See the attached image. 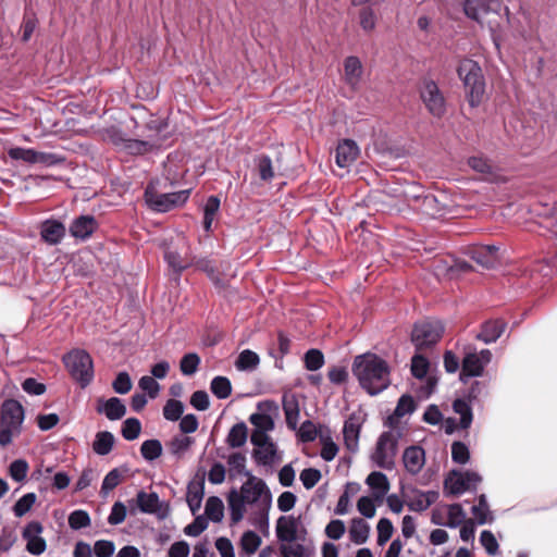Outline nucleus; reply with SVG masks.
Listing matches in <instances>:
<instances>
[{
  "mask_svg": "<svg viewBox=\"0 0 557 557\" xmlns=\"http://www.w3.org/2000/svg\"><path fill=\"white\" fill-rule=\"evenodd\" d=\"M421 98L431 114L435 116L444 114L445 100L437 85L433 81H428L423 84Z\"/></svg>",
  "mask_w": 557,
  "mask_h": 557,
  "instance_id": "obj_15",
  "label": "nucleus"
},
{
  "mask_svg": "<svg viewBox=\"0 0 557 557\" xmlns=\"http://www.w3.org/2000/svg\"><path fill=\"white\" fill-rule=\"evenodd\" d=\"M97 411L106 414L109 420H120L126 413V407L117 397H111L107 400L99 399Z\"/></svg>",
  "mask_w": 557,
  "mask_h": 557,
  "instance_id": "obj_19",
  "label": "nucleus"
},
{
  "mask_svg": "<svg viewBox=\"0 0 557 557\" xmlns=\"http://www.w3.org/2000/svg\"><path fill=\"white\" fill-rule=\"evenodd\" d=\"M429 370V361L421 355H414L411 360V372L414 377L423 379Z\"/></svg>",
  "mask_w": 557,
  "mask_h": 557,
  "instance_id": "obj_61",
  "label": "nucleus"
},
{
  "mask_svg": "<svg viewBox=\"0 0 557 557\" xmlns=\"http://www.w3.org/2000/svg\"><path fill=\"white\" fill-rule=\"evenodd\" d=\"M136 507L140 512L154 515L160 508V499L158 494L153 492H138L136 499L128 500V508L132 515L136 513Z\"/></svg>",
  "mask_w": 557,
  "mask_h": 557,
  "instance_id": "obj_16",
  "label": "nucleus"
},
{
  "mask_svg": "<svg viewBox=\"0 0 557 557\" xmlns=\"http://www.w3.org/2000/svg\"><path fill=\"white\" fill-rule=\"evenodd\" d=\"M25 419V410L22 404L15 399L3 401L0 411V445L10 444L13 437L22 432Z\"/></svg>",
  "mask_w": 557,
  "mask_h": 557,
  "instance_id": "obj_4",
  "label": "nucleus"
},
{
  "mask_svg": "<svg viewBox=\"0 0 557 557\" xmlns=\"http://www.w3.org/2000/svg\"><path fill=\"white\" fill-rule=\"evenodd\" d=\"M28 463L24 459H16L10 465V475L15 482H22L26 479Z\"/></svg>",
  "mask_w": 557,
  "mask_h": 557,
  "instance_id": "obj_55",
  "label": "nucleus"
},
{
  "mask_svg": "<svg viewBox=\"0 0 557 557\" xmlns=\"http://www.w3.org/2000/svg\"><path fill=\"white\" fill-rule=\"evenodd\" d=\"M184 405L176 399H169L163 407V417L169 421H177L182 418Z\"/></svg>",
  "mask_w": 557,
  "mask_h": 557,
  "instance_id": "obj_44",
  "label": "nucleus"
},
{
  "mask_svg": "<svg viewBox=\"0 0 557 557\" xmlns=\"http://www.w3.org/2000/svg\"><path fill=\"white\" fill-rule=\"evenodd\" d=\"M259 362L260 358L255 351L245 349L238 355L235 367L239 371H252L258 367Z\"/></svg>",
  "mask_w": 557,
  "mask_h": 557,
  "instance_id": "obj_34",
  "label": "nucleus"
},
{
  "mask_svg": "<svg viewBox=\"0 0 557 557\" xmlns=\"http://www.w3.org/2000/svg\"><path fill=\"white\" fill-rule=\"evenodd\" d=\"M44 527L38 521L27 523L22 532L26 541V550L32 555H41L47 549L46 540L41 536Z\"/></svg>",
  "mask_w": 557,
  "mask_h": 557,
  "instance_id": "obj_13",
  "label": "nucleus"
},
{
  "mask_svg": "<svg viewBox=\"0 0 557 557\" xmlns=\"http://www.w3.org/2000/svg\"><path fill=\"white\" fill-rule=\"evenodd\" d=\"M403 462L410 474H417L425 463V453L419 446H410L404 451Z\"/></svg>",
  "mask_w": 557,
  "mask_h": 557,
  "instance_id": "obj_18",
  "label": "nucleus"
},
{
  "mask_svg": "<svg viewBox=\"0 0 557 557\" xmlns=\"http://www.w3.org/2000/svg\"><path fill=\"white\" fill-rule=\"evenodd\" d=\"M502 5V0H466L463 11L469 18L483 23L490 13L498 14Z\"/></svg>",
  "mask_w": 557,
  "mask_h": 557,
  "instance_id": "obj_12",
  "label": "nucleus"
},
{
  "mask_svg": "<svg viewBox=\"0 0 557 557\" xmlns=\"http://www.w3.org/2000/svg\"><path fill=\"white\" fill-rule=\"evenodd\" d=\"M354 374L370 395H376L389 385V369L385 360L374 354L357 356Z\"/></svg>",
  "mask_w": 557,
  "mask_h": 557,
  "instance_id": "obj_2",
  "label": "nucleus"
},
{
  "mask_svg": "<svg viewBox=\"0 0 557 557\" xmlns=\"http://www.w3.org/2000/svg\"><path fill=\"white\" fill-rule=\"evenodd\" d=\"M250 441L256 447L253 456L258 463L263 466L274 463L276 458V446L268 434H263L262 432H252Z\"/></svg>",
  "mask_w": 557,
  "mask_h": 557,
  "instance_id": "obj_11",
  "label": "nucleus"
},
{
  "mask_svg": "<svg viewBox=\"0 0 557 557\" xmlns=\"http://www.w3.org/2000/svg\"><path fill=\"white\" fill-rule=\"evenodd\" d=\"M366 483L372 490L373 498L379 503L383 500V498L389 491V482L387 480V476L379 471L371 472L368 475Z\"/></svg>",
  "mask_w": 557,
  "mask_h": 557,
  "instance_id": "obj_22",
  "label": "nucleus"
},
{
  "mask_svg": "<svg viewBox=\"0 0 557 557\" xmlns=\"http://www.w3.org/2000/svg\"><path fill=\"white\" fill-rule=\"evenodd\" d=\"M453 407L455 412L460 416V426L462 429L469 428L472 422V412L467 401L462 399H456L453 404Z\"/></svg>",
  "mask_w": 557,
  "mask_h": 557,
  "instance_id": "obj_45",
  "label": "nucleus"
},
{
  "mask_svg": "<svg viewBox=\"0 0 557 557\" xmlns=\"http://www.w3.org/2000/svg\"><path fill=\"white\" fill-rule=\"evenodd\" d=\"M247 441V426L244 422L232 426L227 435V444L233 447H242Z\"/></svg>",
  "mask_w": 557,
  "mask_h": 557,
  "instance_id": "obj_37",
  "label": "nucleus"
},
{
  "mask_svg": "<svg viewBox=\"0 0 557 557\" xmlns=\"http://www.w3.org/2000/svg\"><path fill=\"white\" fill-rule=\"evenodd\" d=\"M203 485L201 483H190L187 487L186 500L190 511L195 515L201 507L203 498Z\"/></svg>",
  "mask_w": 557,
  "mask_h": 557,
  "instance_id": "obj_33",
  "label": "nucleus"
},
{
  "mask_svg": "<svg viewBox=\"0 0 557 557\" xmlns=\"http://www.w3.org/2000/svg\"><path fill=\"white\" fill-rule=\"evenodd\" d=\"M164 259L168 262L169 267L177 273H181L183 270L187 269L191 264V261L182 258L180 253L172 250L165 251Z\"/></svg>",
  "mask_w": 557,
  "mask_h": 557,
  "instance_id": "obj_46",
  "label": "nucleus"
},
{
  "mask_svg": "<svg viewBox=\"0 0 557 557\" xmlns=\"http://www.w3.org/2000/svg\"><path fill=\"white\" fill-rule=\"evenodd\" d=\"M324 364L323 354L318 349H310L305 355V366L309 371H317Z\"/></svg>",
  "mask_w": 557,
  "mask_h": 557,
  "instance_id": "obj_54",
  "label": "nucleus"
},
{
  "mask_svg": "<svg viewBox=\"0 0 557 557\" xmlns=\"http://www.w3.org/2000/svg\"><path fill=\"white\" fill-rule=\"evenodd\" d=\"M227 463L230 467V471L235 474H245L247 479L249 478L250 472L246 471V457L242 453H233L227 458Z\"/></svg>",
  "mask_w": 557,
  "mask_h": 557,
  "instance_id": "obj_47",
  "label": "nucleus"
},
{
  "mask_svg": "<svg viewBox=\"0 0 557 557\" xmlns=\"http://www.w3.org/2000/svg\"><path fill=\"white\" fill-rule=\"evenodd\" d=\"M321 479V472L314 468H307L300 472V481L302 485L310 490L318 484Z\"/></svg>",
  "mask_w": 557,
  "mask_h": 557,
  "instance_id": "obj_62",
  "label": "nucleus"
},
{
  "mask_svg": "<svg viewBox=\"0 0 557 557\" xmlns=\"http://www.w3.org/2000/svg\"><path fill=\"white\" fill-rule=\"evenodd\" d=\"M112 387L117 394H127L132 389V380L127 372H120L112 383Z\"/></svg>",
  "mask_w": 557,
  "mask_h": 557,
  "instance_id": "obj_63",
  "label": "nucleus"
},
{
  "mask_svg": "<svg viewBox=\"0 0 557 557\" xmlns=\"http://www.w3.org/2000/svg\"><path fill=\"white\" fill-rule=\"evenodd\" d=\"M127 513V507L122 502H115L111 508V512L108 517V522L111 525L121 524Z\"/></svg>",
  "mask_w": 557,
  "mask_h": 557,
  "instance_id": "obj_60",
  "label": "nucleus"
},
{
  "mask_svg": "<svg viewBox=\"0 0 557 557\" xmlns=\"http://www.w3.org/2000/svg\"><path fill=\"white\" fill-rule=\"evenodd\" d=\"M227 503L232 523H238L245 515H249L253 523H261L268 520L272 495L262 479L249 474L239 490L228 493Z\"/></svg>",
  "mask_w": 557,
  "mask_h": 557,
  "instance_id": "obj_1",
  "label": "nucleus"
},
{
  "mask_svg": "<svg viewBox=\"0 0 557 557\" xmlns=\"http://www.w3.org/2000/svg\"><path fill=\"white\" fill-rule=\"evenodd\" d=\"M472 513L479 524H484L491 520V511L485 495L479 496L478 504L472 507Z\"/></svg>",
  "mask_w": 557,
  "mask_h": 557,
  "instance_id": "obj_43",
  "label": "nucleus"
},
{
  "mask_svg": "<svg viewBox=\"0 0 557 557\" xmlns=\"http://www.w3.org/2000/svg\"><path fill=\"white\" fill-rule=\"evenodd\" d=\"M69 524L74 530H79L90 525V517L84 510H74L69 516Z\"/></svg>",
  "mask_w": 557,
  "mask_h": 557,
  "instance_id": "obj_56",
  "label": "nucleus"
},
{
  "mask_svg": "<svg viewBox=\"0 0 557 557\" xmlns=\"http://www.w3.org/2000/svg\"><path fill=\"white\" fill-rule=\"evenodd\" d=\"M115 550V545L112 541L99 540L95 542L94 553L96 557H112Z\"/></svg>",
  "mask_w": 557,
  "mask_h": 557,
  "instance_id": "obj_64",
  "label": "nucleus"
},
{
  "mask_svg": "<svg viewBox=\"0 0 557 557\" xmlns=\"http://www.w3.org/2000/svg\"><path fill=\"white\" fill-rule=\"evenodd\" d=\"M239 545L247 556H251L261 545V537L253 531H246L242 535Z\"/></svg>",
  "mask_w": 557,
  "mask_h": 557,
  "instance_id": "obj_39",
  "label": "nucleus"
},
{
  "mask_svg": "<svg viewBox=\"0 0 557 557\" xmlns=\"http://www.w3.org/2000/svg\"><path fill=\"white\" fill-rule=\"evenodd\" d=\"M377 544L380 546L384 545L393 534V524L387 518H382L379 520L377 525Z\"/></svg>",
  "mask_w": 557,
  "mask_h": 557,
  "instance_id": "obj_57",
  "label": "nucleus"
},
{
  "mask_svg": "<svg viewBox=\"0 0 557 557\" xmlns=\"http://www.w3.org/2000/svg\"><path fill=\"white\" fill-rule=\"evenodd\" d=\"M367 414L363 410L358 409L352 411L346 419L343 428V436L345 447L350 453H356L359 448V437L363 423L366 422Z\"/></svg>",
  "mask_w": 557,
  "mask_h": 557,
  "instance_id": "obj_9",
  "label": "nucleus"
},
{
  "mask_svg": "<svg viewBox=\"0 0 557 557\" xmlns=\"http://www.w3.org/2000/svg\"><path fill=\"white\" fill-rule=\"evenodd\" d=\"M480 543L482 544V546L484 547L488 555L495 556L498 553V542L491 531H482L480 535Z\"/></svg>",
  "mask_w": 557,
  "mask_h": 557,
  "instance_id": "obj_58",
  "label": "nucleus"
},
{
  "mask_svg": "<svg viewBox=\"0 0 557 557\" xmlns=\"http://www.w3.org/2000/svg\"><path fill=\"white\" fill-rule=\"evenodd\" d=\"M481 476L473 471H451L445 480V491L453 495H460L468 490L476 487Z\"/></svg>",
  "mask_w": 557,
  "mask_h": 557,
  "instance_id": "obj_10",
  "label": "nucleus"
},
{
  "mask_svg": "<svg viewBox=\"0 0 557 557\" xmlns=\"http://www.w3.org/2000/svg\"><path fill=\"white\" fill-rule=\"evenodd\" d=\"M492 354L488 349H483L479 354L469 351L462 360L461 380L465 376H480L485 366L491 361Z\"/></svg>",
  "mask_w": 557,
  "mask_h": 557,
  "instance_id": "obj_14",
  "label": "nucleus"
},
{
  "mask_svg": "<svg viewBox=\"0 0 557 557\" xmlns=\"http://www.w3.org/2000/svg\"><path fill=\"white\" fill-rule=\"evenodd\" d=\"M457 72L463 83L469 104L478 107L485 91L484 76L480 65L473 60L465 59L460 62Z\"/></svg>",
  "mask_w": 557,
  "mask_h": 557,
  "instance_id": "obj_3",
  "label": "nucleus"
},
{
  "mask_svg": "<svg viewBox=\"0 0 557 557\" xmlns=\"http://www.w3.org/2000/svg\"><path fill=\"white\" fill-rule=\"evenodd\" d=\"M205 515L207 519L213 522L222 521L224 516L223 502L216 496L209 497L206 502Z\"/></svg>",
  "mask_w": 557,
  "mask_h": 557,
  "instance_id": "obj_35",
  "label": "nucleus"
},
{
  "mask_svg": "<svg viewBox=\"0 0 557 557\" xmlns=\"http://www.w3.org/2000/svg\"><path fill=\"white\" fill-rule=\"evenodd\" d=\"M63 362L71 376L85 388L94 379V362L84 349H73L63 357Z\"/></svg>",
  "mask_w": 557,
  "mask_h": 557,
  "instance_id": "obj_5",
  "label": "nucleus"
},
{
  "mask_svg": "<svg viewBox=\"0 0 557 557\" xmlns=\"http://www.w3.org/2000/svg\"><path fill=\"white\" fill-rule=\"evenodd\" d=\"M114 445V436L109 431L98 432L92 443L94 451L99 456L108 455Z\"/></svg>",
  "mask_w": 557,
  "mask_h": 557,
  "instance_id": "obj_31",
  "label": "nucleus"
},
{
  "mask_svg": "<svg viewBox=\"0 0 557 557\" xmlns=\"http://www.w3.org/2000/svg\"><path fill=\"white\" fill-rule=\"evenodd\" d=\"M444 332L440 321H423L413 327L411 339L417 349L430 347L438 342Z\"/></svg>",
  "mask_w": 557,
  "mask_h": 557,
  "instance_id": "obj_8",
  "label": "nucleus"
},
{
  "mask_svg": "<svg viewBox=\"0 0 557 557\" xmlns=\"http://www.w3.org/2000/svg\"><path fill=\"white\" fill-rule=\"evenodd\" d=\"M471 258L483 268H493L498 262V248L496 246H479L471 250Z\"/></svg>",
  "mask_w": 557,
  "mask_h": 557,
  "instance_id": "obj_20",
  "label": "nucleus"
},
{
  "mask_svg": "<svg viewBox=\"0 0 557 557\" xmlns=\"http://www.w3.org/2000/svg\"><path fill=\"white\" fill-rule=\"evenodd\" d=\"M199 363V356L195 352H189L182 358L180 369L184 375H193L196 373Z\"/></svg>",
  "mask_w": 557,
  "mask_h": 557,
  "instance_id": "obj_50",
  "label": "nucleus"
},
{
  "mask_svg": "<svg viewBox=\"0 0 557 557\" xmlns=\"http://www.w3.org/2000/svg\"><path fill=\"white\" fill-rule=\"evenodd\" d=\"M212 394L219 399H225L232 394V384L226 376H215L210 383Z\"/></svg>",
  "mask_w": 557,
  "mask_h": 557,
  "instance_id": "obj_36",
  "label": "nucleus"
},
{
  "mask_svg": "<svg viewBox=\"0 0 557 557\" xmlns=\"http://www.w3.org/2000/svg\"><path fill=\"white\" fill-rule=\"evenodd\" d=\"M360 149L351 139H343L336 148L335 161L339 168L350 166L358 158Z\"/></svg>",
  "mask_w": 557,
  "mask_h": 557,
  "instance_id": "obj_17",
  "label": "nucleus"
},
{
  "mask_svg": "<svg viewBox=\"0 0 557 557\" xmlns=\"http://www.w3.org/2000/svg\"><path fill=\"white\" fill-rule=\"evenodd\" d=\"M398 434L393 431L383 432L375 445V449L371 455L372 461L376 467L392 470L395 466V457L397 454Z\"/></svg>",
  "mask_w": 557,
  "mask_h": 557,
  "instance_id": "obj_6",
  "label": "nucleus"
},
{
  "mask_svg": "<svg viewBox=\"0 0 557 557\" xmlns=\"http://www.w3.org/2000/svg\"><path fill=\"white\" fill-rule=\"evenodd\" d=\"M250 423L255 426L253 432H262L267 434L268 431L273 430V419L267 413H252L249 418Z\"/></svg>",
  "mask_w": 557,
  "mask_h": 557,
  "instance_id": "obj_41",
  "label": "nucleus"
},
{
  "mask_svg": "<svg viewBox=\"0 0 557 557\" xmlns=\"http://www.w3.org/2000/svg\"><path fill=\"white\" fill-rule=\"evenodd\" d=\"M256 166L262 181H271L274 176L272 161L268 156H260L256 159Z\"/></svg>",
  "mask_w": 557,
  "mask_h": 557,
  "instance_id": "obj_52",
  "label": "nucleus"
},
{
  "mask_svg": "<svg viewBox=\"0 0 557 557\" xmlns=\"http://www.w3.org/2000/svg\"><path fill=\"white\" fill-rule=\"evenodd\" d=\"M283 410L287 426L296 430L299 423L300 410L298 399L294 394L283 396Z\"/></svg>",
  "mask_w": 557,
  "mask_h": 557,
  "instance_id": "obj_25",
  "label": "nucleus"
},
{
  "mask_svg": "<svg viewBox=\"0 0 557 557\" xmlns=\"http://www.w3.org/2000/svg\"><path fill=\"white\" fill-rule=\"evenodd\" d=\"M219 208L220 199L215 196L209 197L203 209V226L206 231H210Z\"/></svg>",
  "mask_w": 557,
  "mask_h": 557,
  "instance_id": "obj_42",
  "label": "nucleus"
},
{
  "mask_svg": "<svg viewBox=\"0 0 557 557\" xmlns=\"http://www.w3.org/2000/svg\"><path fill=\"white\" fill-rule=\"evenodd\" d=\"M162 444L159 440H147L140 446V453L145 460L153 461L162 455Z\"/></svg>",
  "mask_w": 557,
  "mask_h": 557,
  "instance_id": "obj_40",
  "label": "nucleus"
},
{
  "mask_svg": "<svg viewBox=\"0 0 557 557\" xmlns=\"http://www.w3.org/2000/svg\"><path fill=\"white\" fill-rule=\"evenodd\" d=\"M299 521L294 517H281L276 524V535L282 542H294L297 539Z\"/></svg>",
  "mask_w": 557,
  "mask_h": 557,
  "instance_id": "obj_24",
  "label": "nucleus"
},
{
  "mask_svg": "<svg viewBox=\"0 0 557 557\" xmlns=\"http://www.w3.org/2000/svg\"><path fill=\"white\" fill-rule=\"evenodd\" d=\"M438 497V493L434 491L417 492L408 502V507L413 511L426 510Z\"/></svg>",
  "mask_w": 557,
  "mask_h": 557,
  "instance_id": "obj_28",
  "label": "nucleus"
},
{
  "mask_svg": "<svg viewBox=\"0 0 557 557\" xmlns=\"http://www.w3.org/2000/svg\"><path fill=\"white\" fill-rule=\"evenodd\" d=\"M65 235V226L55 220H47L41 224L40 236L49 245L59 244Z\"/></svg>",
  "mask_w": 557,
  "mask_h": 557,
  "instance_id": "obj_21",
  "label": "nucleus"
},
{
  "mask_svg": "<svg viewBox=\"0 0 557 557\" xmlns=\"http://www.w3.org/2000/svg\"><path fill=\"white\" fill-rule=\"evenodd\" d=\"M36 502V495L34 493H27L23 495L14 505L13 512L15 517H23L26 515Z\"/></svg>",
  "mask_w": 557,
  "mask_h": 557,
  "instance_id": "obj_51",
  "label": "nucleus"
},
{
  "mask_svg": "<svg viewBox=\"0 0 557 557\" xmlns=\"http://www.w3.org/2000/svg\"><path fill=\"white\" fill-rule=\"evenodd\" d=\"M190 190L184 189L175 193L158 194L151 188L145 191V199L148 206L158 211L166 212L184 205L189 198Z\"/></svg>",
  "mask_w": 557,
  "mask_h": 557,
  "instance_id": "obj_7",
  "label": "nucleus"
},
{
  "mask_svg": "<svg viewBox=\"0 0 557 557\" xmlns=\"http://www.w3.org/2000/svg\"><path fill=\"white\" fill-rule=\"evenodd\" d=\"M373 496H362L357 502V509L363 517L371 519L375 516L376 508Z\"/></svg>",
  "mask_w": 557,
  "mask_h": 557,
  "instance_id": "obj_59",
  "label": "nucleus"
},
{
  "mask_svg": "<svg viewBox=\"0 0 557 557\" xmlns=\"http://www.w3.org/2000/svg\"><path fill=\"white\" fill-rule=\"evenodd\" d=\"M8 156L13 160H22L35 164L36 150L30 148L14 147L8 150Z\"/></svg>",
  "mask_w": 557,
  "mask_h": 557,
  "instance_id": "obj_53",
  "label": "nucleus"
},
{
  "mask_svg": "<svg viewBox=\"0 0 557 557\" xmlns=\"http://www.w3.org/2000/svg\"><path fill=\"white\" fill-rule=\"evenodd\" d=\"M370 533V525L361 518H355L351 520L349 529L350 541L357 545H361L367 542Z\"/></svg>",
  "mask_w": 557,
  "mask_h": 557,
  "instance_id": "obj_29",
  "label": "nucleus"
},
{
  "mask_svg": "<svg viewBox=\"0 0 557 557\" xmlns=\"http://www.w3.org/2000/svg\"><path fill=\"white\" fill-rule=\"evenodd\" d=\"M446 516L445 527L448 528H457L466 520V512L459 504L448 505L446 507Z\"/></svg>",
  "mask_w": 557,
  "mask_h": 557,
  "instance_id": "obj_38",
  "label": "nucleus"
},
{
  "mask_svg": "<svg viewBox=\"0 0 557 557\" xmlns=\"http://www.w3.org/2000/svg\"><path fill=\"white\" fill-rule=\"evenodd\" d=\"M195 443L194 438L184 435L174 436L168 444L170 453L177 459L182 458Z\"/></svg>",
  "mask_w": 557,
  "mask_h": 557,
  "instance_id": "obj_32",
  "label": "nucleus"
},
{
  "mask_svg": "<svg viewBox=\"0 0 557 557\" xmlns=\"http://www.w3.org/2000/svg\"><path fill=\"white\" fill-rule=\"evenodd\" d=\"M115 143L122 145L123 148L132 154H143L156 147V141L152 140L119 138V141L116 140Z\"/></svg>",
  "mask_w": 557,
  "mask_h": 557,
  "instance_id": "obj_30",
  "label": "nucleus"
},
{
  "mask_svg": "<svg viewBox=\"0 0 557 557\" xmlns=\"http://www.w3.org/2000/svg\"><path fill=\"white\" fill-rule=\"evenodd\" d=\"M358 491L359 490V485L356 484V483H348L347 486H346V491L339 496L338 498V502H337V505L335 507V513L336 515H339V516H343V515H346L349 510V507H350V496H349V491Z\"/></svg>",
  "mask_w": 557,
  "mask_h": 557,
  "instance_id": "obj_49",
  "label": "nucleus"
},
{
  "mask_svg": "<svg viewBox=\"0 0 557 557\" xmlns=\"http://www.w3.org/2000/svg\"><path fill=\"white\" fill-rule=\"evenodd\" d=\"M141 431V423L136 418H128L123 422L122 435L127 441L136 440Z\"/></svg>",
  "mask_w": 557,
  "mask_h": 557,
  "instance_id": "obj_48",
  "label": "nucleus"
},
{
  "mask_svg": "<svg viewBox=\"0 0 557 557\" xmlns=\"http://www.w3.org/2000/svg\"><path fill=\"white\" fill-rule=\"evenodd\" d=\"M363 67L361 61L357 57H348L344 61V78L345 82L356 88L361 82Z\"/></svg>",
  "mask_w": 557,
  "mask_h": 557,
  "instance_id": "obj_23",
  "label": "nucleus"
},
{
  "mask_svg": "<svg viewBox=\"0 0 557 557\" xmlns=\"http://www.w3.org/2000/svg\"><path fill=\"white\" fill-rule=\"evenodd\" d=\"M96 228V221L90 215L77 218L70 226V233L75 238L86 239Z\"/></svg>",
  "mask_w": 557,
  "mask_h": 557,
  "instance_id": "obj_26",
  "label": "nucleus"
},
{
  "mask_svg": "<svg viewBox=\"0 0 557 557\" xmlns=\"http://www.w3.org/2000/svg\"><path fill=\"white\" fill-rule=\"evenodd\" d=\"M505 330V323L500 320L487 321L483 324L481 333L476 335V338L490 344L500 337Z\"/></svg>",
  "mask_w": 557,
  "mask_h": 557,
  "instance_id": "obj_27",
  "label": "nucleus"
}]
</instances>
